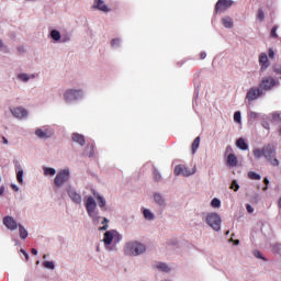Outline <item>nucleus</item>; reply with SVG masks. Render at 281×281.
<instances>
[{
  "instance_id": "nucleus-9",
  "label": "nucleus",
  "mask_w": 281,
  "mask_h": 281,
  "mask_svg": "<svg viewBox=\"0 0 281 281\" xmlns=\"http://www.w3.org/2000/svg\"><path fill=\"white\" fill-rule=\"evenodd\" d=\"M262 93V89L258 87H252L248 90L246 98L249 102H254V100H258V98H261Z\"/></svg>"
},
{
  "instance_id": "nucleus-3",
  "label": "nucleus",
  "mask_w": 281,
  "mask_h": 281,
  "mask_svg": "<svg viewBox=\"0 0 281 281\" xmlns=\"http://www.w3.org/2000/svg\"><path fill=\"white\" fill-rule=\"evenodd\" d=\"M263 157L270 161L271 166H280V160L276 158V147L272 144L263 146Z\"/></svg>"
},
{
  "instance_id": "nucleus-41",
  "label": "nucleus",
  "mask_w": 281,
  "mask_h": 281,
  "mask_svg": "<svg viewBox=\"0 0 281 281\" xmlns=\"http://www.w3.org/2000/svg\"><path fill=\"white\" fill-rule=\"evenodd\" d=\"M234 120L235 122H237V124H240V120H241L240 112L237 111L234 113Z\"/></svg>"
},
{
  "instance_id": "nucleus-33",
  "label": "nucleus",
  "mask_w": 281,
  "mask_h": 281,
  "mask_svg": "<svg viewBox=\"0 0 281 281\" xmlns=\"http://www.w3.org/2000/svg\"><path fill=\"white\" fill-rule=\"evenodd\" d=\"M231 190H234V192H238V190H240V186H238V181H236V180L232 181Z\"/></svg>"
},
{
  "instance_id": "nucleus-61",
  "label": "nucleus",
  "mask_w": 281,
  "mask_h": 281,
  "mask_svg": "<svg viewBox=\"0 0 281 281\" xmlns=\"http://www.w3.org/2000/svg\"><path fill=\"white\" fill-rule=\"evenodd\" d=\"M263 190H267V187H266V188H263Z\"/></svg>"
},
{
  "instance_id": "nucleus-46",
  "label": "nucleus",
  "mask_w": 281,
  "mask_h": 281,
  "mask_svg": "<svg viewBox=\"0 0 281 281\" xmlns=\"http://www.w3.org/2000/svg\"><path fill=\"white\" fill-rule=\"evenodd\" d=\"M206 57H207V54L205 52L200 53L201 60H205Z\"/></svg>"
},
{
  "instance_id": "nucleus-25",
  "label": "nucleus",
  "mask_w": 281,
  "mask_h": 281,
  "mask_svg": "<svg viewBox=\"0 0 281 281\" xmlns=\"http://www.w3.org/2000/svg\"><path fill=\"white\" fill-rule=\"evenodd\" d=\"M252 155L254 157H256V159H260V157H265V148L262 147V149H254Z\"/></svg>"
},
{
  "instance_id": "nucleus-56",
  "label": "nucleus",
  "mask_w": 281,
  "mask_h": 281,
  "mask_svg": "<svg viewBox=\"0 0 281 281\" xmlns=\"http://www.w3.org/2000/svg\"><path fill=\"white\" fill-rule=\"evenodd\" d=\"M26 260H30V255L27 252H24Z\"/></svg>"
},
{
  "instance_id": "nucleus-45",
  "label": "nucleus",
  "mask_w": 281,
  "mask_h": 281,
  "mask_svg": "<svg viewBox=\"0 0 281 281\" xmlns=\"http://www.w3.org/2000/svg\"><path fill=\"white\" fill-rule=\"evenodd\" d=\"M18 52H19V54H25V47L19 46Z\"/></svg>"
},
{
  "instance_id": "nucleus-6",
  "label": "nucleus",
  "mask_w": 281,
  "mask_h": 281,
  "mask_svg": "<svg viewBox=\"0 0 281 281\" xmlns=\"http://www.w3.org/2000/svg\"><path fill=\"white\" fill-rule=\"evenodd\" d=\"M82 98V90L69 89L64 93L65 102H75V100H80Z\"/></svg>"
},
{
  "instance_id": "nucleus-7",
  "label": "nucleus",
  "mask_w": 281,
  "mask_h": 281,
  "mask_svg": "<svg viewBox=\"0 0 281 281\" xmlns=\"http://www.w3.org/2000/svg\"><path fill=\"white\" fill-rule=\"evenodd\" d=\"M233 5L234 2L232 0H218L215 4V14H222V12H226Z\"/></svg>"
},
{
  "instance_id": "nucleus-17",
  "label": "nucleus",
  "mask_w": 281,
  "mask_h": 281,
  "mask_svg": "<svg viewBox=\"0 0 281 281\" xmlns=\"http://www.w3.org/2000/svg\"><path fill=\"white\" fill-rule=\"evenodd\" d=\"M72 140H75L79 146H85L86 144L85 136L78 133L72 134Z\"/></svg>"
},
{
  "instance_id": "nucleus-44",
  "label": "nucleus",
  "mask_w": 281,
  "mask_h": 281,
  "mask_svg": "<svg viewBox=\"0 0 281 281\" xmlns=\"http://www.w3.org/2000/svg\"><path fill=\"white\" fill-rule=\"evenodd\" d=\"M268 56H269V58H274V57H276V53L273 52L272 48H270V49L268 50Z\"/></svg>"
},
{
  "instance_id": "nucleus-47",
  "label": "nucleus",
  "mask_w": 281,
  "mask_h": 281,
  "mask_svg": "<svg viewBox=\"0 0 281 281\" xmlns=\"http://www.w3.org/2000/svg\"><path fill=\"white\" fill-rule=\"evenodd\" d=\"M120 40H112L111 45L112 47H115V45H119Z\"/></svg>"
},
{
  "instance_id": "nucleus-19",
  "label": "nucleus",
  "mask_w": 281,
  "mask_h": 281,
  "mask_svg": "<svg viewBox=\"0 0 281 281\" xmlns=\"http://www.w3.org/2000/svg\"><path fill=\"white\" fill-rule=\"evenodd\" d=\"M199 146H201V136L195 137L191 145L192 155H195L199 150Z\"/></svg>"
},
{
  "instance_id": "nucleus-18",
  "label": "nucleus",
  "mask_w": 281,
  "mask_h": 281,
  "mask_svg": "<svg viewBox=\"0 0 281 281\" xmlns=\"http://www.w3.org/2000/svg\"><path fill=\"white\" fill-rule=\"evenodd\" d=\"M227 164H228V166H231L232 168L238 166V158L236 157V155L229 154V155L227 156Z\"/></svg>"
},
{
  "instance_id": "nucleus-30",
  "label": "nucleus",
  "mask_w": 281,
  "mask_h": 281,
  "mask_svg": "<svg viewBox=\"0 0 281 281\" xmlns=\"http://www.w3.org/2000/svg\"><path fill=\"white\" fill-rule=\"evenodd\" d=\"M157 269H159L160 271H165V273H168V271H170V268L168 267V265L164 262L158 263Z\"/></svg>"
},
{
  "instance_id": "nucleus-24",
  "label": "nucleus",
  "mask_w": 281,
  "mask_h": 281,
  "mask_svg": "<svg viewBox=\"0 0 281 281\" xmlns=\"http://www.w3.org/2000/svg\"><path fill=\"white\" fill-rule=\"evenodd\" d=\"M44 175H45V177H54V175H56V169H54L52 167H45Z\"/></svg>"
},
{
  "instance_id": "nucleus-23",
  "label": "nucleus",
  "mask_w": 281,
  "mask_h": 281,
  "mask_svg": "<svg viewBox=\"0 0 281 281\" xmlns=\"http://www.w3.org/2000/svg\"><path fill=\"white\" fill-rule=\"evenodd\" d=\"M222 23L224 27H234V22L232 21V18L226 16L222 19Z\"/></svg>"
},
{
  "instance_id": "nucleus-53",
  "label": "nucleus",
  "mask_w": 281,
  "mask_h": 281,
  "mask_svg": "<svg viewBox=\"0 0 281 281\" xmlns=\"http://www.w3.org/2000/svg\"><path fill=\"white\" fill-rule=\"evenodd\" d=\"M276 74H281V66L279 68H274Z\"/></svg>"
},
{
  "instance_id": "nucleus-12",
  "label": "nucleus",
  "mask_w": 281,
  "mask_h": 281,
  "mask_svg": "<svg viewBox=\"0 0 281 281\" xmlns=\"http://www.w3.org/2000/svg\"><path fill=\"white\" fill-rule=\"evenodd\" d=\"M3 225H5L11 232H14L19 227V224H16V221L12 218V216H5L3 218Z\"/></svg>"
},
{
  "instance_id": "nucleus-11",
  "label": "nucleus",
  "mask_w": 281,
  "mask_h": 281,
  "mask_svg": "<svg viewBox=\"0 0 281 281\" xmlns=\"http://www.w3.org/2000/svg\"><path fill=\"white\" fill-rule=\"evenodd\" d=\"M10 111L14 117H18V120H23V117H27V110H25L24 108H13L10 109Z\"/></svg>"
},
{
  "instance_id": "nucleus-55",
  "label": "nucleus",
  "mask_w": 281,
  "mask_h": 281,
  "mask_svg": "<svg viewBox=\"0 0 281 281\" xmlns=\"http://www.w3.org/2000/svg\"><path fill=\"white\" fill-rule=\"evenodd\" d=\"M2 139H3V144H8V138L2 137Z\"/></svg>"
},
{
  "instance_id": "nucleus-1",
  "label": "nucleus",
  "mask_w": 281,
  "mask_h": 281,
  "mask_svg": "<svg viewBox=\"0 0 281 281\" xmlns=\"http://www.w3.org/2000/svg\"><path fill=\"white\" fill-rule=\"evenodd\" d=\"M85 206H86L88 215L90 216V218H92V221H94V223H98V221H100V218H102L103 226L100 227L99 229L101 232H106L109 229V220L105 217L98 216V213L95 212V210L98 207V203H95V200L93 199V196L87 198V200L85 202Z\"/></svg>"
},
{
  "instance_id": "nucleus-15",
  "label": "nucleus",
  "mask_w": 281,
  "mask_h": 281,
  "mask_svg": "<svg viewBox=\"0 0 281 281\" xmlns=\"http://www.w3.org/2000/svg\"><path fill=\"white\" fill-rule=\"evenodd\" d=\"M259 63L261 65V69H267V67H269V57H267V54H260Z\"/></svg>"
},
{
  "instance_id": "nucleus-37",
  "label": "nucleus",
  "mask_w": 281,
  "mask_h": 281,
  "mask_svg": "<svg viewBox=\"0 0 281 281\" xmlns=\"http://www.w3.org/2000/svg\"><path fill=\"white\" fill-rule=\"evenodd\" d=\"M154 179L155 181H161V173L157 169L154 170Z\"/></svg>"
},
{
  "instance_id": "nucleus-28",
  "label": "nucleus",
  "mask_w": 281,
  "mask_h": 281,
  "mask_svg": "<svg viewBox=\"0 0 281 281\" xmlns=\"http://www.w3.org/2000/svg\"><path fill=\"white\" fill-rule=\"evenodd\" d=\"M248 178L251 179L252 181H260L261 179L260 175L254 171L248 172Z\"/></svg>"
},
{
  "instance_id": "nucleus-5",
  "label": "nucleus",
  "mask_w": 281,
  "mask_h": 281,
  "mask_svg": "<svg viewBox=\"0 0 281 281\" xmlns=\"http://www.w3.org/2000/svg\"><path fill=\"white\" fill-rule=\"evenodd\" d=\"M69 177H70L69 169H61L60 171H58V173L54 179L55 186L57 188H61V186H65V183L69 181Z\"/></svg>"
},
{
  "instance_id": "nucleus-14",
  "label": "nucleus",
  "mask_w": 281,
  "mask_h": 281,
  "mask_svg": "<svg viewBox=\"0 0 281 281\" xmlns=\"http://www.w3.org/2000/svg\"><path fill=\"white\" fill-rule=\"evenodd\" d=\"M68 196L74 201V203L80 204L82 203V195H80L78 192H76L72 189L68 190Z\"/></svg>"
},
{
  "instance_id": "nucleus-60",
  "label": "nucleus",
  "mask_w": 281,
  "mask_h": 281,
  "mask_svg": "<svg viewBox=\"0 0 281 281\" xmlns=\"http://www.w3.org/2000/svg\"><path fill=\"white\" fill-rule=\"evenodd\" d=\"M229 150H232V148H231V147L226 148V151H229Z\"/></svg>"
},
{
  "instance_id": "nucleus-50",
  "label": "nucleus",
  "mask_w": 281,
  "mask_h": 281,
  "mask_svg": "<svg viewBox=\"0 0 281 281\" xmlns=\"http://www.w3.org/2000/svg\"><path fill=\"white\" fill-rule=\"evenodd\" d=\"M11 188H12V190H14L15 192H19V187H16V184H12Z\"/></svg>"
},
{
  "instance_id": "nucleus-4",
  "label": "nucleus",
  "mask_w": 281,
  "mask_h": 281,
  "mask_svg": "<svg viewBox=\"0 0 281 281\" xmlns=\"http://www.w3.org/2000/svg\"><path fill=\"white\" fill-rule=\"evenodd\" d=\"M206 223L214 232H220L221 231V216L216 213H210L206 215Z\"/></svg>"
},
{
  "instance_id": "nucleus-38",
  "label": "nucleus",
  "mask_w": 281,
  "mask_h": 281,
  "mask_svg": "<svg viewBox=\"0 0 281 281\" xmlns=\"http://www.w3.org/2000/svg\"><path fill=\"white\" fill-rule=\"evenodd\" d=\"M212 207H218L221 205V200L214 198L211 202Z\"/></svg>"
},
{
  "instance_id": "nucleus-43",
  "label": "nucleus",
  "mask_w": 281,
  "mask_h": 281,
  "mask_svg": "<svg viewBox=\"0 0 281 281\" xmlns=\"http://www.w3.org/2000/svg\"><path fill=\"white\" fill-rule=\"evenodd\" d=\"M246 210H247V212H248L249 214H254V206H252V205L247 204V205H246Z\"/></svg>"
},
{
  "instance_id": "nucleus-29",
  "label": "nucleus",
  "mask_w": 281,
  "mask_h": 281,
  "mask_svg": "<svg viewBox=\"0 0 281 281\" xmlns=\"http://www.w3.org/2000/svg\"><path fill=\"white\" fill-rule=\"evenodd\" d=\"M97 201L99 203V207H105L106 206V200L100 194L97 195Z\"/></svg>"
},
{
  "instance_id": "nucleus-13",
  "label": "nucleus",
  "mask_w": 281,
  "mask_h": 281,
  "mask_svg": "<svg viewBox=\"0 0 281 281\" xmlns=\"http://www.w3.org/2000/svg\"><path fill=\"white\" fill-rule=\"evenodd\" d=\"M114 236H117V231H108L104 233L103 243L104 245H111L113 243Z\"/></svg>"
},
{
  "instance_id": "nucleus-57",
  "label": "nucleus",
  "mask_w": 281,
  "mask_h": 281,
  "mask_svg": "<svg viewBox=\"0 0 281 281\" xmlns=\"http://www.w3.org/2000/svg\"><path fill=\"white\" fill-rule=\"evenodd\" d=\"M278 205L281 207V196L279 198Z\"/></svg>"
},
{
  "instance_id": "nucleus-54",
  "label": "nucleus",
  "mask_w": 281,
  "mask_h": 281,
  "mask_svg": "<svg viewBox=\"0 0 281 281\" xmlns=\"http://www.w3.org/2000/svg\"><path fill=\"white\" fill-rule=\"evenodd\" d=\"M263 183H265V186H269V179L265 178Z\"/></svg>"
},
{
  "instance_id": "nucleus-32",
  "label": "nucleus",
  "mask_w": 281,
  "mask_h": 281,
  "mask_svg": "<svg viewBox=\"0 0 281 281\" xmlns=\"http://www.w3.org/2000/svg\"><path fill=\"white\" fill-rule=\"evenodd\" d=\"M281 122V114L279 112L272 113V124H278Z\"/></svg>"
},
{
  "instance_id": "nucleus-20",
  "label": "nucleus",
  "mask_w": 281,
  "mask_h": 281,
  "mask_svg": "<svg viewBox=\"0 0 281 281\" xmlns=\"http://www.w3.org/2000/svg\"><path fill=\"white\" fill-rule=\"evenodd\" d=\"M236 146L237 148H239L240 150H247L249 148V145H247V143L245 142L244 138H238L236 140Z\"/></svg>"
},
{
  "instance_id": "nucleus-34",
  "label": "nucleus",
  "mask_w": 281,
  "mask_h": 281,
  "mask_svg": "<svg viewBox=\"0 0 281 281\" xmlns=\"http://www.w3.org/2000/svg\"><path fill=\"white\" fill-rule=\"evenodd\" d=\"M271 38H278V25H274L270 32Z\"/></svg>"
},
{
  "instance_id": "nucleus-22",
  "label": "nucleus",
  "mask_w": 281,
  "mask_h": 281,
  "mask_svg": "<svg viewBox=\"0 0 281 281\" xmlns=\"http://www.w3.org/2000/svg\"><path fill=\"white\" fill-rule=\"evenodd\" d=\"M154 200H155V202H156L158 205H160V206L166 205V201L164 200V198H162L161 194H159V193H155V194H154Z\"/></svg>"
},
{
  "instance_id": "nucleus-49",
  "label": "nucleus",
  "mask_w": 281,
  "mask_h": 281,
  "mask_svg": "<svg viewBox=\"0 0 281 281\" xmlns=\"http://www.w3.org/2000/svg\"><path fill=\"white\" fill-rule=\"evenodd\" d=\"M5 192V188L0 187V196H3V193Z\"/></svg>"
},
{
  "instance_id": "nucleus-42",
  "label": "nucleus",
  "mask_w": 281,
  "mask_h": 281,
  "mask_svg": "<svg viewBox=\"0 0 281 281\" xmlns=\"http://www.w3.org/2000/svg\"><path fill=\"white\" fill-rule=\"evenodd\" d=\"M113 240L114 243H120L122 240V235H120V233L116 232V235H114Z\"/></svg>"
},
{
  "instance_id": "nucleus-8",
  "label": "nucleus",
  "mask_w": 281,
  "mask_h": 281,
  "mask_svg": "<svg viewBox=\"0 0 281 281\" xmlns=\"http://www.w3.org/2000/svg\"><path fill=\"white\" fill-rule=\"evenodd\" d=\"M274 85L276 79L273 77H265L259 83V89H261V91H271Z\"/></svg>"
},
{
  "instance_id": "nucleus-51",
  "label": "nucleus",
  "mask_w": 281,
  "mask_h": 281,
  "mask_svg": "<svg viewBox=\"0 0 281 281\" xmlns=\"http://www.w3.org/2000/svg\"><path fill=\"white\" fill-rule=\"evenodd\" d=\"M256 258H262V255H260V251H255Z\"/></svg>"
},
{
  "instance_id": "nucleus-39",
  "label": "nucleus",
  "mask_w": 281,
  "mask_h": 281,
  "mask_svg": "<svg viewBox=\"0 0 281 281\" xmlns=\"http://www.w3.org/2000/svg\"><path fill=\"white\" fill-rule=\"evenodd\" d=\"M257 19H259V21H265V11H262V9L258 10Z\"/></svg>"
},
{
  "instance_id": "nucleus-36",
  "label": "nucleus",
  "mask_w": 281,
  "mask_h": 281,
  "mask_svg": "<svg viewBox=\"0 0 281 281\" xmlns=\"http://www.w3.org/2000/svg\"><path fill=\"white\" fill-rule=\"evenodd\" d=\"M18 182L22 186L23 183V170H19L16 175Z\"/></svg>"
},
{
  "instance_id": "nucleus-16",
  "label": "nucleus",
  "mask_w": 281,
  "mask_h": 281,
  "mask_svg": "<svg viewBox=\"0 0 281 281\" xmlns=\"http://www.w3.org/2000/svg\"><path fill=\"white\" fill-rule=\"evenodd\" d=\"M94 8H97V10H100L101 12H109V7H106V4H104V1L102 0H95Z\"/></svg>"
},
{
  "instance_id": "nucleus-10",
  "label": "nucleus",
  "mask_w": 281,
  "mask_h": 281,
  "mask_svg": "<svg viewBox=\"0 0 281 281\" xmlns=\"http://www.w3.org/2000/svg\"><path fill=\"white\" fill-rule=\"evenodd\" d=\"M175 175L176 177H179V175H183V177H190L191 175H194V171H191L183 165H178L175 167Z\"/></svg>"
},
{
  "instance_id": "nucleus-58",
  "label": "nucleus",
  "mask_w": 281,
  "mask_h": 281,
  "mask_svg": "<svg viewBox=\"0 0 281 281\" xmlns=\"http://www.w3.org/2000/svg\"><path fill=\"white\" fill-rule=\"evenodd\" d=\"M0 47H3V41L0 40Z\"/></svg>"
},
{
  "instance_id": "nucleus-26",
  "label": "nucleus",
  "mask_w": 281,
  "mask_h": 281,
  "mask_svg": "<svg viewBox=\"0 0 281 281\" xmlns=\"http://www.w3.org/2000/svg\"><path fill=\"white\" fill-rule=\"evenodd\" d=\"M143 215L147 221H153V218H155V215L153 214V212H150V210L145 209L143 211Z\"/></svg>"
},
{
  "instance_id": "nucleus-48",
  "label": "nucleus",
  "mask_w": 281,
  "mask_h": 281,
  "mask_svg": "<svg viewBox=\"0 0 281 281\" xmlns=\"http://www.w3.org/2000/svg\"><path fill=\"white\" fill-rule=\"evenodd\" d=\"M31 254H33V256H37L38 255V250H36V248H32Z\"/></svg>"
},
{
  "instance_id": "nucleus-52",
  "label": "nucleus",
  "mask_w": 281,
  "mask_h": 281,
  "mask_svg": "<svg viewBox=\"0 0 281 281\" xmlns=\"http://www.w3.org/2000/svg\"><path fill=\"white\" fill-rule=\"evenodd\" d=\"M262 126H263V128H267V130H269V123H267V122H263V123H262Z\"/></svg>"
},
{
  "instance_id": "nucleus-21",
  "label": "nucleus",
  "mask_w": 281,
  "mask_h": 281,
  "mask_svg": "<svg viewBox=\"0 0 281 281\" xmlns=\"http://www.w3.org/2000/svg\"><path fill=\"white\" fill-rule=\"evenodd\" d=\"M35 135H37V137H40V139H45L47 137H52V135L48 134L47 131H43V130H36Z\"/></svg>"
},
{
  "instance_id": "nucleus-59",
  "label": "nucleus",
  "mask_w": 281,
  "mask_h": 281,
  "mask_svg": "<svg viewBox=\"0 0 281 281\" xmlns=\"http://www.w3.org/2000/svg\"><path fill=\"white\" fill-rule=\"evenodd\" d=\"M240 241L237 239V240H235V245H238Z\"/></svg>"
},
{
  "instance_id": "nucleus-2",
  "label": "nucleus",
  "mask_w": 281,
  "mask_h": 281,
  "mask_svg": "<svg viewBox=\"0 0 281 281\" xmlns=\"http://www.w3.org/2000/svg\"><path fill=\"white\" fill-rule=\"evenodd\" d=\"M146 251V246L137 241H130L126 244L125 254L127 256H139Z\"/></svg>"
},
{
  "instance_id": "nucleus-35",
  "label": "nucleus",
  "mask_w": 281,
  "mask_h": 281,
  "mask_svg": "<svg viewBox=\"0 0 281 281\" xmlns=\"http://www.w3.org/2000/svg\"><path fill=\"white\" fill-rule=\"evenodd\" d=\"M18 78H20V80H23V82H27L30 80V76L27 74H20Z\"/></svg>"
},
{
  "instance_id": "nucleus-27",
  "label": "nucleus",
  "mask_w": 281,
  "mask_h": 281,
  "mask_svg": "<svg viewBox=\"0 0 281 281\" xmlns=\"http://www.w3.org/2000/svg\"><path fill=\"white\" fill-rule=\"evenodd\" d=\"M19 232H20V238L25 240V238H27V229H25V227H23L22 225H19Z\"/></svg>"
},
{
  "instance_id": "nucleus-31",
  "label": "nucleus",
  "mask_w": 281,
  "mask_h": 281,
  "mask_svg": "<svg viewBox=\"0 0 281 281\" xmlns=\"http://www.w3.org/2000/svg\"><path fill=\"white\" fill-rule=\"evenodd\" d=\"M50 38H53V41H60V32L53 30L50 32Z\"/></svg>"
},
{
  "instance_id": "nucleus-40",
  "label": "nucleus",
  "mask_w": 281,
  "mask_h": 281,
  "mask_svg": "<svg viewBox=\"0 0 281 281\" xmlns=\"http://www.w3.org/2000/svg\"><path fill=\"white\" fill-rule=\"evenodd\" d=\"M43 265H44V267H45L46 269H54V268H55L53 261H44Z\"/></svg>"
}]
</instances>
